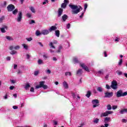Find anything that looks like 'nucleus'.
Listing matches in <instances>:
<instances>
[{"instance_id":"nucleus-1","label":"nucleus","mask_w":127,"mask_h":127,"mask_svg":"<svg viewBox=\"0 0 127 127\" xmlns=\"http://www.w3.org/2000/svg\"><path fill=\"white\" fill-rule=\"evenodd\" d=\"M69 7H70V8H71V9L74 10L71 11V13L72 14H77V13H78V12H80V10H83V8L81 6H79V7L78 8V6L76 5L69 4Z\"/></svg>"},{"instance_id":"nucleus-2","label":"nucleus","mask_w":127,"mask_h":127,"mask_svg":"<svg viewBox=\"0 0 127 127\" xmlns=\"http://www.w3.org/2000/svg\"><path fill=\"white\" fill-rule=\"evenodd\" d=\"M126 96H127V91L123 92V90L121 89L117 92L116 97L117 98H121V97H125Z\"/></svg>"},{"instance_id":"nucleus-3","label":"nucleus","mask_w":127,"mask_h":127,"mask_svg":"<svg viewBox=\"0 0 127 127\" xmlns=\"http://www.w3.org/2000/svg\"><path fill=\"white\" fill-rule=\"evenodd\" d=\"M45 83V81H42L40 82L39 83L40 84L39 85L36 86V89H39V88H43V89H47V88H48V86L44 84Z\"/></svg>"},{"instance_id":"nucleus-4","label":"nucleus","mask_w":127,"mask_h":127,"mask_svg":"<svg viewBox=\"0 0 127 127\" xmlns=\"http://www.w3.org/2000/svg\"><path fill=\"white\" fill-rule=\"evenodd\" d=\"M111 87L112 89H113V90H117V89H118V82L116 80L112 81Z\"/></svg>"},{"instance_id":"nucleus-5","label":"nucleus","mask_w":127,"mask_h":127,"mask_svg":"<svg viewBox=\"0 0 127 127\" xmlns=\"http://www.w3.org/2000/svg\"><path fill=\"white\" fill-rule=\"evenodd\" d=\"M112 114H113V111H107L104 113H101L100 117L101 118H102V117H108L109 115H112Z\"/></svg>"},{"instance_id":"nucleus-6","label":"nucleus","mask_w":127,"mask_h":127,"mask_svg":"<svg viewBox=\"0 0 127 127\" xmlns=\"http://www.w3.org/2000/svg\"><path fill=\"white\" fill-rule=\"evenodd\" d=\"M92 103L93 105V108H97V107H99V104H99V103H100L99 102V100H98V99L92 100Z\"/></svg>"},{"instance_id":"nucleus-7","label":"nucleus","mask_w":127,"mask_h":127,"mask_svg":"<svg viewBox=\"0 0 127 127\" xmlns=\"http://www.w3.org/2000/svg\"><path fill=\"white\" fill-rule=\"evenodd\" d=\"M21 19H22V12L20 11L18 13L16 20L18 22H20Z\"/></svg>"},{"instance_id":"nucleus-8","label":"nucleus","mask_w":127,"mask_h":127,"mask_svg":"<svg viewBox=\"0 0 127 127\" xmlns=\"http://www.w3.org/2000/svg\"><path fill=\"white\" fill-rule=\"evenodd\" d=\"M15 8V6H14V5L12 4H9L7 6V10L9 12L12 11Z\"/></svg>"},{"instance_id":"nucleus-9","label":"nucleus","mask_w":127,"mask_h":127,"mask_svg":"<svg viewBox=\"0 0 127 127\" xmlns=\"http://www.w3.org/2000/svg\"><path fill=\"white\" fill-rule=\"evenodd\" d=\"M104 98H112L114 95V93L113 92H106L104 93Z\"/></svg>"},{"instance_id":"nucleus-10","label":"nucleus","mask_w":127,"mask_h":127,"mask_svg":"<svg viewBox=\"0 0 127 127\" xmlns=\"http://www.w3.org/2000/svg\"><path fill=\"white\" fill-rule=\"evenodd\" d=\"M80 65L85 71H86L87 72H90V70L89 69V67L87 66L86 65H85V64H80Z\"/></svg>"},{"instance_id":"nucleus-11","label":"nucleus","mask_w":127,"mask_h":127,"mask_svg":"<svg viewBox=\"0 0 127 127\" xmlns=\"http://www.w3.org/2000/svg\"><path fill=\"white\" fill-rule=\"evenodd\" d=\"M53 44H57V41H55L53 43L52 42H51L49 44V46H50L52 48H53L54 49H56V48L53 45Z\"/></svg>"},{"instance_id":"nucleus-12","label":"nucleus","mask_w":127,"mask_h":127,"mask_svg":"<svg viewBox=\"0 0 127 127\" xmlns=\"http://www.w3.org/2000/svg\"><path fill=\"white\" fill-rule=\"evenodd\" d=\"M20 48V47L19 46H16L13 48V46H10L9 48V49L10 50H13V49H15V50H18Z\"/></svg>"},{"instance_id":"nucleus-13","label":"nucleus","mask_w":127,"mask_h":127,"mask_svg":"<svg viewBox=\"0 0 127 127\" xmlns=\"http://www.w3.org/2000/svg\"><path fill=\"white\" fill-rule=\"evenodd\" d=\"M62 13H63V9L62 8H60L58 11V17H60L62 15Z\"/></svg>"},{"instance_id":"nucleus-14","label":"nucleus","mask_w":127,"mask_h":127,"mask_svg":"<svg viewBox=\"0 0 127 127\" xmlns=\"http://www.w3.org/2000/svg\"><path fill=\"white\" fill-rule=\"evenodd\" d=\"M56 29H57V27H56V26H52L50 27L49 30L50 32H51L52 31L56 30Z\"/></svg>"},{"instance_id":"nucleus-15","label":"nucleus","mask_w":127,"mask_h":127,"mask_svg":"<svg viewBox=\"0 0 127 127\" xmlns=\"http://www.w3.org/2000/svg\"><path fill=\"white\" fill-rule=\"evenodd\" d=\"M5 29H7V26H4L3 27L0 28V31L2 33H5L6 31Z\"/></svg>"},{"instance_id":"nucleus-16","label":"nucleus","mask_w":127,"mask_h":127,"mask_svg":"<svg viewBox=\"0 0 127 127\" xmlns=\"http://www.w3.org/2000/svg\"><path fill=\"white\" fill-rule=\"evenodd\" d=\"M42 34L43 35H47V34H49V31H48V30H43L42 31Z\"/></svg>"},{"instance_id":"nucleus-17","label":"nucleus","mask_w":127,"mask_h":127,"mask_svg":"<svg viewBox=\"0 0 127 127\" xmlns=\"http://www.w3.org/2000/svg\"><path fill=\"white\" fill-rule=\"evenodd\" d=\"M82 73L83 71L82 70V69H79L76 71V75H77V76H81Z\"/></svg>"},{"instance_id":"nucleus-18","label":"nucleus","mask_w":127,"mask_h":127,"mask_svg":"<svg viewBox=\"0 0 127 127\" xmlns=\"http://www.w3.org/2000/svg\"><path fill=\"white\" fill-rule=\"evenodd\" d=\"M63 85L65 89H68V88H69V87L68 86V83H67L66 81H64L63 83Z\"/></svg>"},{"instance_id":"nucleus-19","label":"nucleus","mask_w":127,"mask_h":127,"mask_svg":"<svg viewBox=\"0 0 127 127\" xmlns=\"http://www.w3.org/2000/svg\"><path fill=\"white\" fill-rule=\"evenodd\" d=\"M68 18V15H67L66 14H64L63 16H62V19L63 20V21H66V20Z\"/></svg>"},{"instance_id":"nucleus-20","label":"nucleus","mask_w":127,"mask_h":127,"mask_svg":"<svg viewBox=\"0 0 127 127\" xmlns=\"http://www.w3.org/2000/svg\"><path fill=\"white\" fill-rule=\"evenodd\" d=\"M55 35L57 37H59V36H60V31H59V30H56V31H55Z\"/></svg>"},{"instance_id":"nucleus-21","label":"nucleus","mask_w":127,"mask_h":127,"mask_svg":"<svg viewBox=\"0 0 127 127\" xmlns=\"http://www.w3.org/2000/svg\"><path fill=\"white\" fill-rule=\"evenodd\" d=\"M110 121H111V118L110 117H106L104 119V123L105 124H107V123H108V122H110Z\"/></svg>"},{"instance_id":"nucleus-22","label":"nucleus","mask_w":127,"mask_h":127,"mask_svg":"<svg viewBox=\"0 0 127 127\" xmlns=\"http://www.w3.org/2000/svg\"><path fill=\"white\" fill-rule=\"evenodd\" d=\"M100 120L98 118H94L93 119V123L94 124H99V122Z\"/></svg>"},{"instance_id":"nucleus-23","label":"nucleus","mask_w":127,"mask_h":127,"mask_svg":"<svg viewBox=\"0 0 127 127\" xmlns=\"http://www.w3.org/2000/svg\"><path fill=\"white\" fill-rule=\"evenodd\" d=\"M17 12H18V9L17 8L15 9L14 10H12V13L14 15H16L17 14Z\"/></svg>"},{"instance_id":"nucleus-24","label":"nucleus","mask_w":127,"mask_h":127,"mask_svg":"<svg viewBox=\"0 0 127 127\" xmlns=\"http://www.w3.org/2000/svg\"><path fill=\"white\" fill-rule=\"evenodd\" d=\"M91 95H92V93H91V91L88 90L87 92V94L85 95V96L87 98H89V97H91Z\"/></svg>"},{"instance_id":"nucleus-25","label":"nucleus","mask_w":127,"mask_h":127,"mask_svg":"<svg viewBox=\"0 0 127 127\" xmlns=\"http://www.w3.org/2000/svg\"><path fill=\"white\" fill-rule=\"evenodd\" d=\"M63 47H62V45H60L59 46V49L57 51L58 53H60L61 52V49H62Z\"/></svg>"},{"instance_id":"nucleus-26","label":"nucleus","mask_w":127,"mask_h":127,"mask_svg":"<svg viewBox=\"0 0 127 127\" xmlns=\"http://www.w3.org/2000/svg\"><path fill=\"white\" fill-rule=\"evenodd\" d=\"M103 88L101 87H98L97 88V90L98 91V92H100V93H103Z\"/></svg>"},{"instance_id":"nucleus-27","label":"nucleus","mask_w":127,"mask_h":127,"mask_svg":"<svg viewBox=\"0 0 127 127\" xmlns=\"http://www.w3.org/2000/svg\"><path fill=\"white\" fill-rule=\"evenodd\" d=\"M42 34V32H40V31L37 30L36 32V36H39V35H41Z\"/></svg>"},{"instance_id":"nucleus-28","label":"nucleus","mask_w":127,"mask_h":127,"mask_svg":"<svg viewBox=\"0 0 127 127\" xmlns=\"http://www.w3.org/2000/svg\"><path fill=\"white\" fill-rule=\"evenodd\" d=\"M6 38L7 39V40H9V41H12V40H13V38H12V37L11 36H6Z\"/></svg>"},{"instance_id":"nucleus-29","label":"nucleus","mask_w":127,"mask_h":127,"mask_svg":"<svg viewBox=\"0 0 127 127\" xmlns=\"http://www.w3.org/2000/svg\"><path fill=\"white\" fill-rule=\"evenodd\" d=\"M29 8L30 10L32 11V12H33V13H35V9H34V7L31 6L29 7Z\"/></svg>"},{"instance_id":"nucleus-30","label":"nucleus","mask_w":127,"mask_h":127,"mask_svg":"<svg viewBox=\"0 0 127 127\" xmlns=\"http://www.w3.org/2000/svg\"><path fill=\"white\" fill-rule=\"evenodd\" d=\"M66 6H67V4L65 3H63L61 5L62 8H66Z\"/></svg>"},{"instance_id":"nucleus-31","label":"nucleus","mask_w":127,"mask_h":127,"mask_svg":"<svg viewBox=\"0 0 127 127\" xmlns=\"http://www.w3.org/2000/svg\"><path fill=\"white\" fill-rule=\"evenodd\" d=\"M16 53H17V52H16V51H14V50H12L10 52V54L11 55H14V54H16Z\"/></svg>"},{"instance_id":"nucleus-32","label":"nucleus","mask_w":127,"mask_h":127,"mask_svg":"<svg viewBox=\"0 0 127 127\" xmlns=\"http://www.w3.org/2000/svg\"><path fill=\"white\" fill-rule=\"evenodd\" d=\"M4 16H2L1 18L0 17V23H2L3 20H4Z\"/></svg>"},{"instance_id":"nucleus-33","label":"nucleus","mask_w":127,"mask_h":127,"mask_svg":"<svg viewBox=\"0 0 127 127\" xmlns=\"http://www.w3.org/2000/svg\"><path fill=\"white\" fill-rule=\"evenodd\" d=\"M28 88H30V85L29 84V83L26 84L25 86V89L26 90H27V89H28Z\"/></svg>"},{"instance_id":"nucleus-34","label":"nucleus","mask_w":127,"mask_h":127,"mask_svg":"<svg viewBox=\"0 0 127 127\" xmlns=\"http://www.w3.org/2000/svg\"><path fill=\"white\" fill-rule=\"evenodd\" d=\"M107 107L108 111H111V110H112V106H111V105L108 104Z\"/></svg>"},{"instance_id":"nucleus-35","label":"nucleus","mask_w":127,"mask_h":127,"mask_svg":"<svg viewBox=\"0 0 127 127\" xmlns=\"http://www.w3.org/2000/svg\"><path fill=\"white\" fill-rule=\"evenodd\" d=\"M73 62L74 63H79V61H78V59H77V58H74L73 59Z\"/></svg>"},{"instance_id":"nucleus-36","label":"nucleus","mask_w":127,"mask_h":127,"mask_svg":"<svg viewBox=\"0 0 127 127\" xmlns=\"http://www.w3.org/2000/svg\"><path fill=\"white\" fill-rule=\"evenodd\" d=\"M116 73L119 75H122L123 74V72L121 71L120 70H117Z\"/></svg>"},{"instance_id":"nucleus-37","label":"nucleus","mask_w":127,"mask_h":127,"mask_svg":"<svg viewBox=\"0 0 127 127\" xmlns=\"http://www.w3.org/2000/svg\"><path fill=\"white\" fill-rule=\"evenodd\" d=\"M22 45L24 49H26V50H27L28 49V46H27V45H26V44H23Z\"/></svg>"},{"instance_id":"nucleus-38","label":"nucleus","mask_w":127,"mask_h":127,"mask_svg":"<svg viewBox=\"0 0 127 127\" xmlns=\"http://www.w3.org/2000/svg\"><path fill=\"white\" fill-rule=\"evenodd\" d=\"M26 16H27V17H28V18H30V17H31V13H27L26 14Z\"/></svg>"},{"instance_id":"nucleus-39","label":"nucleus","mask_w":127,"mask_h":127,"mask_svg":"<svg viewBox=\"0 0 127 127\" xmlns=\"http://www.w3.org/2000/svg\"><path fill=\"white\" fill-rule=\"evenodd\" d=\"M65 76H67V75H69V76H71L72 74L70 72H66L65 73Z\"/></svg>"},{"instance_id":"nucleus-40","label":"nucleus","mask_w":127,"mask_h":127,"mask_svg":"<svg viewBox=\"0 0 127 127\" xmlns=\"http://www.w3.org/2000/svg\"><path fill=\"white\" fill-rule=\"evenodd\" d=\"M106 88L108 89V90H110V89H111V86H110V85H109V84H106Z\"/></svg>"},{"instance_id":"nucleus-41","label":"nucleus","mask_w":127,"mask_h":127,"mask_svg":"<svg viewBox=\"0 0 127 127\" xmlns=\"http://www.w3.org/2000/svg\"><path fill=\"white\" fill-rule=\"evenodd\" d=\"M38 62V64L40 65L41 64H42L43 61H42V60H39Z\"/></svg>"},{"instance_id":"nucleus-42","label":"nucleus","mask_w":127,"mask_h":127,"mask_svg":"<svg viewBox=\"0 0 127 127\" xmlns=\"http://www.w3.org/2000/svg\"><path fill=\"white\" fill-rule=\"evenodd\" d=\"M38 74H39V71H36L34 72V75H35V76H37Z\"/></svg>"},{"instance_id":"nucleus-43","label":"nucleus","mask_w":127,"mask_h":127,"mask_svg":"<svg viewBox=\"0 0 127 127\" xmlns=\"http://www.w3.org/2000/svg\"><path fill=\"white\" fill-rule=\"evenodd\" d=\"M55 126H57V125H58V122H57V121H55V120H53V121Z\"/></svg>"},{"instance_id":"nucleus-44","label":"nucleus","mask_w":127,"mask_h":127,"mask_svg":"<svg viewBox=\"0 0 127 127\" xmlns=\"http://www.w3.org/2000/svg\"><path fill=\"white\" fill-rule=\"evenodd\" d=\"M32 38L30 37V38H26V40H27V41H31L32 40Z\"/></svg>"},{"instance_id":"nucleus-45","label":"nucleus","mask_w":127,"mask_h":127,"mask_svg":"<svg viewBox=\"0 0 127 127\" xmlns=\"http://www.w3.org/2000/svg\"><path fill=\"white\" fill-rule=\"evenodd\" d=\"M122 63H123V59H121L120 60V62H119V66H121V65H122Z\"/></svg>"},{"instance_id":"nucleus-46","label":"nucleus","mask_w":127,"mask_h":127,"mask_svg":"<svg viewBox=\"0 0 127 127\" xmlns=\"http://www.w3.org/2000/svg\"><path fill=\"white\" fill-rule=\"evenodd\" d=\"M112 109L113 110H116V109H118V106H113Z\"/></svg>"},{"instance_id":"nucleus-47","label":"nucleus","mask_w":127,"mask_h":127,"mask_svg":"<svg viewBox=\"0 0 127 127\" xmlns=\"http://www.w3.org/2000/svg\"><path fill=\"white\" fill-rule=\"evenodd\" d=\"M17 74H22V71L20 70V69H19L17 71Z\"/></svg>"},{"instance_id":"nucleus-48","label":"nucleus","mask_w":127,"mask_h":127,"mask_svg":"<svg viewBox=\"0 0 127 127\" xmlns=\"http://www.w3.org/2000/svg\"><path fill=\"white\" fill-rule=\"evenodd\" d=\"M48 2V0H45V1L43 2V4H46Z\"/></svg>"},{"instance_id":"nucleus-49","label":"nucleus","mask_w":127,"mask_h":127,"mask_svg":"<svg viewBox=\"0 0 127 127\" xmlns=\"http://www.w3.org/2000/svg\"><path fill=\"white\" fill-rule=\"evenodd\" d=\"M122 123H127V120L125 119H122Z\"/></svg>"},{"instance_id":"nucleus-50","label":"nucleus","mask_w":127,"mask_h":127,"mask_svg":"<svg viewBox=\"0 0 127 127\" xmlns=\"http://www.w3.org/2000/svg\"><path fill=\"white\" fill-rule=\"evenodd\" d=\"M13 109L14 110H16L17 109H18V107L16 106H13Z\"/></svg>"},{"instance_id":"nucleus-51","label":"nucleus","mask_w":127,"mask_h":127,"mask_svg":"<svg viewBox=\"0 0 127 127\" xmlns=\"http://www.w3.org/2000/svg\"><path fill=\"white\" fill-rule=\"evenodd\" d=\"M71 94H72V96L73 98L74 99H75V98H76V95L75 94V93H72Z\"/></svg>"},{"instance_id":"nucleus-52","label":"nucleus","mask_w":127,"mask_h":127,"mask_svg":"<svg viewBox=\"0 0 127 127\" xmlns=\"http://www.w3.org/2000/svg\"><path fill=\"white\" fill-rule=\"evenodd\" d=\"M32 23H35L34 20H31V22H30V24H32Z\"/></svg>"},{"instance_id":"nucleus-53","label":"nucleus","mask_w":127,"mask_h":127,"mask_svg":"<svg viewBox=\"0 0 127 127\" xmlns=\"http://www.w3.org/2000/svg\"><path fill=\"white\" fill-rule=\"evenodd\" d=\"M9 89H10V90H13V89H14V86H10Z\"/></svg>"},{"instance_id":"nucleus-54","label":"nucleus","mask_w":127,"mask_h":127,"mask_svg":"<svg viewBox=\"0 0 127 127\" xmlns=\"http://www.w3.org/2000/svg\"><path fill=\"white\" fill-rule=\"evenodd\" d=\"M87 7H88V5L87 4H84V10H86L87 9Z\"/></svg>"},{"instance_id":"nucleus-55","label":"nucleus","mask_w":127,"mask_h":127,"mask_svg":"<svg viewBox=\"0 0 127 127\" xmlns=\"http://www.w3.org/2000/svg\"><path fill=\"white\" fill-rule=\"evenodd\" d=\"M66 28H67V29H69V28H70V24L68 23L66 25Z\"/></svg>"},{"instance_id":"nucleus-56","label":"nucleus","mask_w":127,"mask_h":127,"mask_svg":"<svg viewBox=\"0 0 127 127\" xmlns=\"http://www.w3.org/2000/svg\"><path fill=\"white\" fill-rule=\"evenodd\" d=\"M47 73H48V74H50L51 73V70H50V69L47 70Z\"/></svg>"},{"instance_id":"nucleus-57","label":"nucleus","mask_w":127,"mask_h":127,"mask_svg":"<svg viewBox=\"0 0 127 127\" xmlns=\"http://www.w3.org/2000/svg\"><path fill=\"white\" fill-rule=\"evenodd\" d=\"M38 43L40 45V46H41V47H43V44H42V42H38Z\"/></svg>"},{"instance_id":"nucleus-58","label":"nucleus","mask_w":127,"mask_h":127,"mask_svg":"<svg viewBox=\"0 0 127 127\" xmlns=\"http://www.w3.org/2000/svg\"><path fill=\"white\" fill-rule=\"evenodd\" d=\"M69 2V1L68 0H64V3H68Z\"/></svg>"},{"instance_id":"nucleus-59","label":"nucleus","mask_w":127,"mask_h":127,"mask_svg":"<svg viewBox=\"0 0 127 127\" xmlns=\"http://www.w3.org/2000/svg\"><path fill=\"white\" fill-rule=\"evenodd\" d=\"M30 92H34V88L31 87L30 89Z\"/></svg>"},{"instance_id":"nucleus-60","label":"nucleus","mask_w":127,"mask_h":127,"mask_svg":"<svg viewBox=\"0 0 127 127\" xmlns=\"http://www.w3.org/2000/svg\"><path fill=\"white\" fill-rule=\"evenodd\" d=\"M27 59H29L30 58V56L29 54L26 55Z\"/></svg>"},{"instance_id":"nucleus-61","label":"nucleus","mask_w":127,"mask_h":127,"mask_svg":"<svg viewBox=\"0 0 127 127\" xmlns=\"http://www.w3.org/2000/svg\"><path fill=\"white\" fill-rule=\"evenodd\" d=\"M105 57H107L108 55H107V52L105 51L104 52Z\"/></svg>"},{"instance_id":"nucleus-62","label":"nucleus","mask_w":127,"mask_h":127,"mask_svg":"<svg viewBox=\"0 0 127 127\" xmlns=\"http://www.w3.org/2000/svg\"><path fill=\"white\" fill-rule=\"evenodd\" d=\"M10 59H11V58L9 57H7L6 58V60H7L8 61H10Z\"/></svg>"},{"instance_id":"nucleus-63","label":"nucleus","mask_w":127,"mask_h":127,"mask_svg":"<svg viewBox=\"0 0 127 127\" xmlns=\"http://www.w3.org/2000/svg\"><path fill=\"white\" fill-rule=\"evenodd\" d=\"M115 41H116V42H119V41H120V38H116V39H115Z\"/></svg>"},{"instance_id":"nucleus-64","label":"nucleus","mask_w":127,"mask_h":127,"mask_svg":"<svg viewBox=\"0 0 127 127\" xmlns=\"http://www.w3.org/2000/svg\"><path fill=\"white\" fill-rule=\"evenodd\" d=\"M99 74H103V70H99L98 71Z\"/></svg>"}]
</instances>
